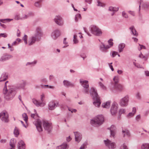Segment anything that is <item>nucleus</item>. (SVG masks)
Here are the masks:
<instances>
[{"label": "nucleus", "instance_id": "1", "mask_svg": "<svg viewBox=\"0 0 149 149\" xmlns=\"http://www.w3.org/2000/svg\"><path fill=\"white\" fill-rule=\"evenodd\" d=\"M34 123L36 125L37 130L39 132L42 131V124L43 125L45 130L48 133H50L52 130V126L51 123H49L47 121L44 120L42 121L39 119H37L34 122Z\"/></svg>", "mask_w": 149, "mask_h": 149}, {"label": "nucleus", "instance_id": "2", "mask_svg": "<svg viewBox=\"0 0 149 149\" xmlns=\"http://www.w3.org/2000/svg\"><path fill=\"white\" fill-rule=\"evenodd\" d=\"M8 82V81L6 82L3 91L4 95V98L7 100H12L16 93L15 89L13 86L10 87L8 89L7 88L6 84Z\"/></svg>", "mask_w": 149, "mask_h": 149}, {"label": "nucleus", "instance_id": "3", "mask_svg": "<svg viewBox=\"0 0 149 149\" xmlns=\"http://www.w3.org/2000/svg\"><path fill=\"white\" fill-rule=\"evenodd\" d=\"M43 33L40 27H37L36 33L33 35L29 37L28 40V45H31L34 44L36 41H39L41 39Z\"/></svg>", "mask_w": 149, "mask_h": 149}, {"label": "nucleus", "instance_id": "4", "mask_svg": "<svg viewBox=\"0 0 149 149\" xmlns=\"http://www.w3.org/2000/svg\"><path fill=\"white\" fill-rule=\"evenodd\" d=\"M91 95L93 97L94 101L93 102V104L96 107H99L101 104V102L97 93L96 90L93 87L91 88L90 91Z\"/></svg>", "mask_w": 149, "mask_h": 149}, {"label": "nucleus", "instance_id": "5", "mask_svg": "<svg viewBox=\"0 0 149 149\" xmlns=\"http://www.w3.org/2000/svg\"><path fill=\"white\" fill-rule=\"evenodd\" d=\"M104 121L103 116L98 115L91 120V124L93 126L99 127L103 124Z\"/></svg>", "mask_w": 149, "mask_h": 149}, {"label": "nucleus", "instance_id": "6", "mask_svg": "<svg viewBox=\"0 0 149 149\" xmlns=\"http://www.w3.org/2000/svg\"><path fill=\"white\" fill-rule=\"evenodd\" d=\"M90 31L94 35L97 36H100L102 34V32L101 29L95 25L91 26L90 28Z\"/></svg>", "mask_w": 149, "mask_h": 149}, {"label": "nucleus", "instance_id": "7", "mask_svg": "<svg viewBox=\"0 0 149 149\" xmlns=\"http://www.w3.org/2000/svg\"><path fill=\"white\" fill-rule=\"evenodd\" d=\"M104 142L106 146L109 149H114L116 147L115 143L112 142L108 139L104 140Z\"/></svg>", "mask_w": 149, "mask_h": 149}, {"label": "nucleus", "instance_id": "8", "mask_svg": "<svg viewBox=\"0 0 149 149\" xmlns=\"http://www.w3.org/2000/svg\"><path fill=\"white\" fill-rule=\"evenodd\" d=\"M129 101V97L128 95H126L120 99L119 104L122 107H126L128 104Z\"/></svg>", "mask_w": 149, "mask_h": 149}, {"label": "nucleus", "instance_id": "9", "mask_svg": "<svg viewBox=\"0 0 149 149\" xmlns=\"http://www.w3.org/2000/svg\"><path fill=\"white\" fill-rule=\"evenodd\" d=\"M123 86L119 83L111 86L110 87V90L113 92L115 90L121 91L123 90Z\"/></svg>", "mask_w": 149, "mask_h": 149}, {"label": "nucleus", "instance_id": "10", "mask_svg": "<svg viewBox=\"0 0 149 149\" xmlns=\"http://www.w3.org/2000/svg\"><path fill=\"white\" fill-rule=\"evenodd\" d=\"M0 118L2 121L6 123H8L9 121L8 119V115L7 113L4 112L0 113Z\"/></svg>", "mask_w": 149, "mask_h": 149}, {"label": "nucleus", "instance_id": "11", "mask_svg": "<svg viewBox=\"0 0 149 149\" xmlns=\"http://www.w3.org/2000/svg\"><path fill=\"white\" fill-rule=\"evenodd\" d=\"M61 35L60 31L56 29L51 34L52 38L54 40H56Z\"/></svg>", "mask_w": 149, "mask_h": 149}, {"label": "nucleus", "instance_id": "12", "mask_svg": "<svg viewBox=\"0 0 149 149\" xmlns=\"http://www.w3.org/2000/svg\"><path fill=\"white\" fill-rule=\"evenodd\" d=\"M59 105L58 102L51 101L48 104V109L49 110H53L56 107L59 106Z\"/></svg>", "mask_w": 149, "mask_h": 149}, {"label": "nucleus", "instance_id": "13", "mask_svg": "<svg viewBox=\"0 0 149 149\" xmlns=\"http://www.w3.org/2000/svg\"><path fill=\"white\" fill-rule=\"evenodd\" d=\"M55 22L58 25L62 26L63 24V22L61 17L60 16H56L54 19Z\"/></svg>", "mask_w": 149, "mask_h": 149}, {"label": "nucleus", "instance_id": "14", "mask_svg": "<svg viewBox=\"0 0 149 149\" xmlns=\"http://www.w3.org/2000/svg\"><path fill=\"white\" fill-rule=\"evenodd\" d=\"M75 135V141L77 143L80 141L82 138L81 134L78 132H74Z\"/></svg>", "mask_w": 149, "mask_h": 149}, {"label": "nucleus", "instance_id": "15", "mask_svg": "<svg viewBox=\"0 0 149 149\" xmlns=\"http://www.w3.org/2000/svg\"><path fill=\"white\" fill-rule=\"evenodd\" d=\"M118 105L117 104L113 103L112 104L111 109V112L112 115H115L117 112L118 109Z\"/></svg>", "mask_w": 149, "mask_h": 149}, {"label": "nucleus", "instance_id": "16", "mask_svg": "<svg viewBox=\"0 0 149 149\" xmlns=\"http://www.w3.org/2000/svg\"><path fill=\"white\" fill-rule=\"evenodd\" d=\"M108 129L110 130V136L114 137L116 133V128L115 126L112 125Z\"/></svg>", "mask_w": 149, "mask_h": 149}, {"label": "nucleus", "instance_id": "17", "mask_svg": "<svg viewBox=\"0 0 149 149\" xmlns=\"http://www.w3.org/2000/svg\"><path fill=\"white\" fill-rule=\"evenodd\" d=\"M32 101L33 103L37 107H43L44 106L45 104L44 102H39L38 100L35 98H33L32 99Z\"/></svg>", "mask_w": 149, "mask_h": 149}, {"label": "nucleus", "instance_id": "18", "mask_svg": "<svg viewBox=\"0 0 149 149\" xmlns=\"http://www.w3.org/2000/svg\"><path fill=\"white\" fill-rule=\"evenodd\" d=\"M13 57V56L11 55L6 54L3 55L1 57V58H0V61H5L12 58Z\"/></svg>", "mask_w": 149, "mask_h": 149}, {"label": "nucleus", "instance_id": "19", "mask_svg": "<svg viewBox=\"0 0 149 149\" xmlns=\"http://www.w3.org/2000/svg\"><path fill=\"white\" fill-rule=\"evenodd\" d=\"M80 83L81 85L84 88L89 87V84H88V81L87 80L83 81L82 79H80Z\"/></svg>", "mask_w": 149, "mask_h": 149}, {"label": "nucleus", "instance_id": "20", "mask_svg": "<svg viewBox=\"0 0 149 149\" xmlns=\"http://www.w3.org/2000/svg\"><path fill=\"white\" fill-rule=\"evenodd\" d=\"M17 147L18 149H25V144L23 141L21 140L18 142Z\"/></svg>", "mask_w": 149, "mask_h": 149}, {"label": "nucleus", "instance_id": "21", "mask_svg": "<svg viewBox=\"0 0 149 149\" xmlns=\"http://www.w3.org/2000/svg\"><path fill=\"white\" fill-rule=\"evenodd\" d=\"M63 83L64 86L66 87H73L74 85V83H72L66 80H64L63 81Z\"/></svg>", "mask_w": 149, "mask_h": 149}, {"label": "nucleus", "instance_id": "22", "mask_svg": "<svg viewBox=\"0 0 149 149\" xmlns=\"http://www.w3.org/2000/svg\"><path fill=\"white\" fill-rule=\"evenodd\" d=\"M102 45L100 46V50L102 52H106V50L110 47L109 45L105 46L104 43H102Z\"/></svg>", "mask_w": 149, "mask_h": 149}, {"label": "nucleus", "instance_id": "23", "mask_svg": "<svg viewBox=\"0 0 149 149\" xmlns=\"http://www.w3.org/2000/svg\"><path fill=\"white\" fill-rule=\"evenodd\" d=\"M129 29L131 31V34L136 36H137L138 33L135 30L134 27L133 26H132L129 28Z\"/></svg>", "mask_w": 149, "mask_h": 149}, {"label": "nucleus", "instance_id": "24", "mask_svg": "<svg viewBox=\"0 0 149 149\" xmlns=\"http://www.w3.org/2000/svg\"><path fill=\"white\" fill-rule=\"evenodd\" d=\"M113 81L111 83V86L118 84L119 81V77L118 76H115L113 78Z\"/></svg>", "mask_w": 149, "mask_h": 149}, {"label": "nucleus", "instance_id": "25", "mask_svg": "<svg viewBox=\"0 0 149 149\" xmlns=\"http://www.w3.org/2000/svg\"><path fill=\"white\" fill-rule=\"evenodd\" d=\"M136 111V109L135 107H134L132 109V112L129 113L127 116V117L128 118H130L133 116L135 113Z\"/></svg>", "mask_w": 149, "mask_h": 149}, {"label": "nucleus", "instance_id": "26", "mask_svg": "<svg viewBox=\"0 0 149 149\" xmlns=\"http://www.w3.org/2000/svg\"><path fill=\"white\" fill-rule=\"evenodd\" d=\"M42 0H38L35 1L34 3V6L37 8H40L41 7V3Z\"/></svg>", "mask_w": 149, "mask_h": 149}, {"label": "nucleus", "instance_id": "27", "mask_svg": "<svg viewBox=\"0 0 149 149\" xmlns=\"http://www.w3.org/2000/svg\"><path fill=\"white\" fill-rule=\"evenodd\" d=\"M8 77V74L6 73H3L0 78V82L5 81Z\"/></svg>", "mask_w": 149, "mask_h": 149}, {"label": "nucleus", "instance_id": "28", "mask_svg": "<svg viewBox=\"0 0 149 149\" xmlns=\"http://www.w3.org/2000/svg\"><path fill=\"white\" fill-rule=\"evenodd\" d=\"M26 85V81H25L22 80L19 83L18 87L19 88H24Z\"/></svg>", "mask_w": 149, "mask_h": 149}, {"label": "nucleus", "instance_id": "29", "mask_svg": "<svg viewBox=\"0 0 149 149\" xmlns=\"http://www.w3.org/2000/svg\"><path fill=\"white\" fill-rule=\"evenodd\" d=\"M16 141L15 139H12L10 141V146L12 148H14L15 147V144L16 143Z\"/></svg>", "mask_w": 149, "mask_h": 149}, {"label": "nucleus", "instance_id": "30", "mask_svg": "<svg viewBox=\"0 0 149 149\" xmlns=\"http://www.w3.org/2000/svg\"><path fill=\"white\" fill-rule=\"evenodd\" d=\"M68 148L67 144L66 143H64L58 146L56 149H66Z\"/></svg>", "mask_w": 149, "mask_h": 149}, {"label": "nucleus", "instance_id": "31", "mask_svg": "<svg viewBox=\"0 0 149 149\" xmlns=\"http://www.w3.org/2000/svg\"><path fill=\"white\" fill-rule=\"evenodd\" d=\"M110 102L109 101H107L105 103H103L102 104V107L104 108H109L110 107Z\"/></svg>", "mask_w": 149, "mask_h": 149}, {"label": "nucleus", "instance_id": "32", "mask_svg": "<svg viewBox=\"0 0 149 149\" xmlns=\"http://www.w3.org/2000/svg\"><path fill=\"white\" fill-rule=\"evenodd\" d=\"M125 46V44L124 43H121L118 46V50L120 52H122Z\"/></svg>", "mask_w": 149, "mask_h": 149}, {"label": "nucleus", "instance_id": "33", "mask_svg": "<svg viewBox=\"0 0 149 149\" xmlns=\"http://www.w3.org/2000/svg\"><path fill=\"white\" fill-rule=\"evenodd\" d=\"M122 133L124 136H127L128 137L130 136V132L127 130H123L122 131Z\"/></svg>", "mask_w": 149, "mask_h": 149}, {"label": "nucleus", "instance_id": "34", "mask_svg": "<svg viewBox=\"0 0 149 149\" xmlns=\"http://www.w3.org/2000/svg\"><path fill=\"white\" fill-rule=\"evenodd\" d=\"M37 62V61L36 60L34 61L33 62H27L26 64V66L28 65H30L31 66H34L35 65H36Z\"/></svg>", "mask_w": 149, "mask_h": 149}, {"label": "nucleus", "instance_id": "35", "mask_svg": "<svg viewBox=\"0 0 149 149\" xmlns=\"http://www.w3.org/2000/svg\"><path fill=\"white\" fill-rule=\"evenodd\" d=\"M14 134L15 135L16 137H17L18 135L19 134V132L18 129L17 127H15L14 132Z\"/></svg>", "mask_w": 149, "mask_h": 149}, {"label": "nucleus", "instance_id": "36", "mask_svg": "<svg viewBox=\"0 0 149 149\" xmlns=\"http://www.w3.org/2000/svg\"><path fill=\"white\" fill-rule=\"evenodd\" d=\"M142 149H149V144L144 143L141 146Z\"/></svg>", "mask_w": 149, "mask_h": 149}, {"label": "nucleus", "instance_id": "37", "mask_svg": "<svg viewBox=\"0 0 149 149\" xmlns=\"http://www.w3.org/2000/svg\"><path fill=\"white\" fill-rule=\"evenodd\" d=\"M22 117L26 123H27V121L28 119V117L26 113H24L22 114Z\"/></svg>", "mask_w": 149, "mask_h": 149}, {"label": "nucleus", "instance_id": "38", "mask_svg": "<svg viewBox=\"0 0 149 149\" xmlns=\"http://www.w3.org/2000/svg\"><path fill=\"white\" fill-rule=\"evenodd\" d=\"M99 84L100 88L103 90H106L107 88L102 83L100 82H99Z\"/></svg>", "mask_w": 149, "mask_h": 149}, {"label": "nucleus", "instance_id": "39", "mask_svg": "<svg viewBox=\"0 0 149 149\" xmlns=\"http://www.w3.org/2000/svg\"><path fill=\"white\" fill-rule=\"evenodd\" d=\"M12 20V19H0V22L3 23H6V22H9Z\"/></svg>", "mask_w": 149, "mask_h": 149}, {"label": "nucleus", "instance_id": "40", "mask_svg": "<svg viewBox=\"0 0 149 149\" xmlns=\"http://www.w3.org/2000/svg\"><path fill=\"white\" fill-rule=\"evenodd\" d=\"M89 87L84 88L83 90V92L85 94H88L89 93Z\"/></svg>", "mask_w": 149, "mask_h": 149}, {"label": "nucleus", "instance_id": "41", "mask_svg": "<svg viewBox=\"0 0 149 149\" xmlns=\"http://www.w3.org/2000/svg\"><path fill=\"white\" fill-rule=\"evenodd\" d=\"M81 15L80 14H77L75 15V21L76 22H77L78 21L79 19H80Z\"/></svg>", "mask_w": 149, "mask_h": 149}, {"label": "nucleus", "instance_id": "42", "mask_svg": "<svg viewBox=\"0 0 149 149\" xmlns=\"http://www.w3.org/2000/svg\"><path fill=\"white\" fill-rule=\"evenodd\" d=\"M22 40L24 41V43L25 44H27V36L25 35L22 38Z\"/></svg>", "mask_w": 149, "mask_h": 149}, {"label": "nucleus", "instance_id": "43", "mask_svg": "<svg viewBox=\"0 0 149 149\" xmlns=\"http://www.w3.org/2000/svg\"><path fill=\"white\" fill-rule=\"evenodd\" d=\"M120 149H128V148L125 143H124L120 146Z\"/></svg>", "mask_w": 149, "mask_h": 149}, {"label": "nucleus", "instance_id": "44", "mask_svg": "<svg viewBox=\"0 0 149 149\" xmlns=\"http://www.w3.org/2000/svg\"><path fill=\"white\" fill-rule=\"evenodd\" d=\"M29 16V14L24 15L21 17V19H24L28 18Z\"/></svg>", "mask_w": 149, "mask_h": 149}, {"label": "nucleus", "instance_id": "45", "mask_svg": "<svg viewBox=\"0 0 149 149\" xmlns=\"http://www.w3.org/2000/svg\"><path fill=\"white\" fill-rule=\"evenodd\" d=\"M122 15L123 17L127 18L128 17L125 11H123L122 13Z\"/></svg>", "mask_w": 149, "mask_h": 149}, {"label": "nucleus", "instance_id": "46", "mask_svg": "<svg viewBox=\"0 0 149 149\" xmlns=\"http://www.w3.org/2000/svg\"><path fill=\"white\" fill-rule=\"evenodd\" d=\"M115 9V8L110 6V7H109V10L110 11H113V12L117 11V10H116Z\"/></svg>", "mask_w": 149, "mask_h": 149}, {"label": "nucleus", "instance_id": "47", "mask_svg": "<svg viewBox=\"0 0 149 149\" xmlns=\"http://www.w3.org/2000/svg\"><path fill=\"white\" fill-rule=\"evenodd\" d=\"M98 4L97 6H99L104 7L105 6L104 4L102 3L101 2L99 1H97Z\"/></svg>", "mask_w": 149, "mask_h": 149}, {"label": "nucleus", "instance_id": "48", "mask_svg": "<svg viewBox=\"0 0 149 149\" xmlns=\"http://www.w3.org/2000/svg\"><path fill=\"white\" fill-rule=\"evenodd\" d=\"M136 97L137 99L138 100H140L141 99V96H140V93L139 92H137L136 94Z\"/></svg>", "mask_w": 149, "mask_h": 149}, {"label": "nucleus", "instance_id": "49", "mask_svg": "<svg viewBox=\"0 0 149 149\" xmlns=\"http://www.w3.org/2000/svg\"><path fill=\"white\" fill-rule=\"evenodd\" d=\"M86 147V144L84 143L80 148V149H85Z\"/></svg>", "mask_w": 149, "mask_h": 149}, {"label": "nucleus", "instance_id": "50", "mask_svg": "<svg viewBox=\"0 0 149 149\" xmlns=\"http://www.w3.org/2000/svg\"><path fill=\"white\" fill-rule=\"evenodd\" d=\"M139 57L141 58H144L145 59H147L146 57L145 56H144L141 53L139 55Z\"/></svg>", "mask_w": 149, "mask_h": 149}, {"label": "nucleus", "instance_id": "51", "mask_svg": "<svg viewBox=\"0 0 149 149\" xmlns=\"http://www.w3.org/2000/svg\"><path fill=\"white\" fill-rule=\"evenodd\" d=\"M7 36V34L6 33H1L0 34V38L1 37H2L4 38H6Z\"/></svg>", "mask_w": 149, "mask_h": 149}, {"label": "nucleus", "instance_id": "52", "mask_svg": "<svg viewBox=\"0 0 149 149\" xmlns=\"http://www.w3.org/2000/svg\"><path fill=\"white\" fill-rule=\"evenodd\" d=\"M113 41V40L111 39H109L108 41V43H109V44L111 46H112L113 45V42H112Z\"/></svg>", "mask_w": 149, "mask_h": 149}, {"label": "nucleus", "instance_id": "53", "mask_svg": "<svg viewBox=\"0 0 149 149\" xmlns=\"http://www.w3.org/2000/svg\"><path fill=\"white\" fill-rule=\"evenodd\" d=\"M125 111V109H121L119 111V113L121 114L124 113Z\"/></svg>", "mask_w": 149, "mask_h": 149}, {"label": "nucleus", "instance_id": "54", "mask_svg": "<svg viewBox=\"0 0 149 149\" xmlns=\"http://www.w3.org/2000/svg\"><path fill=\"white\" fill-rule=\"evenodd\" d=\"M118 52L113 51L112 52V56L113 57H114L117 54H118Z\"/></svg>", "mask_w": 149, "mask_h": 149}, {"label": "nucleus", "instance_id": "55", "mask_svg": "<svg viewBox=\"0 0 149 149\" xmlns=\"http://www.w3.org/2000/svg\"><path fill=\"white\" fill-rule=\"evenodd\" d=\"M40 82H42L46 83L47 82L46 79L45 78H42L40 79Z\"/></svg>", "mask_w": 149, "mask_h": 149}, {"label": "nucleus", "instance_id": "56", "mask_svg": "<svg viewBox=\"0 0 149 149\" xmlns=\"http://www.w3.org/2000/svg\"><path fill=\"white\" fill-rule=\"evenodd\" d=\"M45 97V95L43 94H42V95H41V98L40 100L41 101V102H43V101L44 100V98Z\"/></svg>", "mask_w": 149, "mask_h": 149}, {"label": "nucleus", "instance_id": "57", "mask_svg": "<svg viewBox=\"0 0 149 149\" xmlns=\"http://www.w3.org/2000/svg\"><path fill=\"white\" fill-rule=\"evenodd\" d=\"M128 13L130 14H131L132 16H135V13L134 11H128Z\"/></svg>", "mask_w": 149, "mask_h": 149}, {"label": "nucleus", "instance_id": "58", "mask_svg": "<svg viewBox=\"0 0 149 149\" xmlns=\"http://www.w3.org/2000/svg\"><path fill=\"white\" fill-rule=\"evenodd\" d=\"M68 110L71 111L72 113L76 112L77 111V110L75 109H70V108H68Z\"/></svg>", "mask_w": 149, "mask_h": 149}, {"label": "nucleus", "instance_id": "59", "mask_svg": "<svg viewBox=\"0 0 149 149\" xmlns=\"http://www.w3.org/2000/svg\"><path fill=\"white\" fill-rule=\"evenodd\" d=\"M8 48L10 49V50L11 51H13L14 50L13 48L9 44H8Z\"/></svg>", "mask_w": 149, "mask_h": 149}, {"label": "nucleus", "instance_id": "60", "mask_svg": "<svg viewBox=\"0 0 149 149\" xmlns=\"http://www.w3.org/2000/svg\"><path fill=\"white\" fill-rule=\"evenodd\" d=\"M136 67H137V68H143V67L140 64L138 63H137L136 64Z\"/></svg>", "mask_w": 149, "mask_h": 149}, {"label": "nucleus", "instance_id": "61", "mask_svg": "<svg viewBox=\"0 0 149 149\" xmlns=\"http://www.w3.org/2000/svg\"><path fill=\"white\" fill-rule=\"evenodd\" d=\"M20 31L18 29L17 30V37H20Z\"/></svg>", "mask_w": 149, "mask_h": 149}, {"label": "nucleus", "instance_id": "62", "mask_svg": "<svg viewBox=\"0 0 149 149\" xmlns=\"http://www.w3.org/2000/svg\"><path fill=\"white\" fill-rule=\"evenodd\" d=\"M139 46H140V48H138V49L139 51H140L141 50V49L142 48V47H144V49H146L145 47L143 45H141L140 44H139Z\"/></svg>", "mask_w": 149, "mask_h": 149}, {"label": "nucleus", "instance_id": "63", "mask_svg": "<svg viewBox=\"0 0 149 149\" xmlns=\"http://www.w3.org/2000/svg\"><path fill=\"white\" fill-rule=\"evenodd\" d=\"M140 118V116L139 115H137L136 117V120H137L138 121H139V119Z\"/></svg>", "mask_w": 149, "mask_h": 149}, {"label": "nucleus", "instance_id": "64", "mask_svg": "<svg viewBox=\"0 0 149 149\" xmlns=\"http://www.w3.org/2000/svg\"><path fill=\"white\" fill-rule=\"evenodd\" d=\"M145 73L146 76H149V71H145Z\"/></svg>", "mask_w": 149, "mask_h": 149}]
</instances>
